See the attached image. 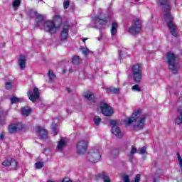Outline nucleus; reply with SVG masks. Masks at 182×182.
Instances as JSON below:
<instances>
[{
  "mask_svg": "<svg viewBox=\"0 0 182 182\" xmlns=\"http://www.w3.org/2000/svg\"><path fill=\"white\" fill-rule=\"evenodd\" d=\"M95 181H99V180H103L104 182H112V180L109 177V176L106 175L105 171H102L98 175L95 176Z\"/></svg>",
  "mask_w": 182,
  "mask_h": 182,
  "instance_id": "nucleus-12",
  "label": "nucleus"
},
{
  "mask_svg": "<svg viewBox=\"0 0 182 182\" xmlns=\"http://www.w3.org/2000/svg\"><path fill=\"white\" fill-rule=\"evenodd\" d=\"M35 166H36V168H37L38 170H39V168H42V167H43L44 163L42 162V161H38V162H36V163L35 164Z\"/></svg>",
  "mask_w": 182,
  "mask_h": 182,
  "instance_id": "nucleus-30",
  "label": "nucleus"
},
{
  "mask_svg": "<svg viewBox=\"0 0 182 182\" xmlns=\"http://www.w3.org/2000/svg\"><path fill=\"white\" fill-rule=\"evenodd\" d=\"M178 163H179V166H180L181 168H182V159L179 160V161H178Z\"/></svg>",
  "mask_w": 182,
  "mask_h": 182,
  "instance_id": "nucleus-48",
  "label": "nucleus"
},
{
  "mask_svg": "<svg viewBox=\"0 0 182 182\" xmlns=\"http://www.w3.org/2000/svg\"><path fill=\"white\" fill-rule=\"evenodd\" d=\"M62 16L58 15L55 16L53 17V21L48 20L44 22V30L51 35H53L56 33L58 28H60V26H62Z\"/></svg>",
  "mask_w": 182,
  "mask_h": 182,
  "instance_id": "nucleus-3",
  "label": "nucleus"
},
{
  "mask_svg": "<svg viewBox=\"0 0 182 182\" xmlns=\"http://www.w3.org/2000/svg\"><path fill=\"white\" fill-rule=\"evenodd\" d=\"M156 4L160 6H164L165 21L167 27L172 36L177 38V36H178V34L176 32V31H177V26L173 22L174 21V17L171 16V5H170V0H156Z\"/></svg>",
  "mask_w": 182,
  "mask_h": 182,
  "instance_id": "nucleus-1",
  "label": "nucleus"
},
{
  "mask_svg": "<svg viewBox=\"0 0 182 182\" xmlns=\"http://www.w3.org/2000/svg\"><path fill=\"white\" fill-rule=\"evenodd\" d=\"M21 6V0H14L13 2V8H18Z\"/></svg>",
  "mask_w": 182,
  "mask_h": 182,
  "instance_id": "nucleus-29",
  "label": "nucleus"
},
{
  "mask_svg": "<svg viewBox=\"0 0 182 182\" xmlns=\"http://www.w3.org/2000/svg\"><path fill=\"white\" fill-rule=\"evenodd\" d=\"M127 159L129 160V161H130V163L133 162V155H132V154H129V155L127 157Z\"/></svg>",
  "mask_w": 182,
  "mask_h": 182,
  "instance_id": "nucleus-43",
  "label": "nucleus"
},
{
  "mask_svg": "<svg viewBox=\"0 0 182 182\" xmlns=\"http://www.w3.org/2000/svg\"><path fill=\"white\" fill-rule=\"evenodd\" d=\"M95 19L99 25H106L107 23V18H101L100 16L95 17Z\"/></svg>",
  "mask_w": 182,
  "mask_h": 182,
  "instance_id": "nucleus-23",
  "label": "nucleus"
},
{
  "mask_svg": "<svg viewBox=\"0 0 182 182\" xmlns=\"http://www.w3.org/2000/svg\"><path fill=\"white\" fill-rule=\"evenodd\" d=\"M133 80L135 83H141L143 79V65L141 63H136L132 68Z\"/></svg>",
  "mask_w": 182,
  "mask_h": 182,
  "instance_id": "nucleus-4",
  "label": "nucleus"
},
{
  "mask_svg": "<svg viewBox=\"0 0 182 182\" xmlns=\"http://www.w3.org/2000/svg\"><path fill=\"white\" fill-rule=\"evenodd\" d=\"M140 174H137L136 176H135V178H134V181H132L131 182H140Z\"/></svg>",
  "mask_w": 182,
  "mask_h": 182,
  "instance_id": "nucleus-41",
  "label": "nucleus"
},
{
  "mask_svg": "<svg viewBox=\"0 0 182 182\" xmlns=\"http://www.w3.org/2000/svg\"><path fill=\"white\" fill-rule=\"evenodd\" d=\"M152 165L154 166V167H157V161H154L152 162Z\"/></svg>",
  "mask_w": 182,
  "mask_h": 182,
  "instance_id": "nucleus-46",
  "label": "nucleus"
},
{
  "mask_svg": "<svg viewBox=\"0 0 182 182\" xmlns=\"http://www.w3.org/2000/svg\"><path fill=\"white\" fill-rule=\"evenodd\" d=\"M11 161L6 159L5 161H4L2 162V166H4V167H9L10 164H11Z\"/></svg>",
  "mask_w": 182,
  "mask_h": 182,
  "instance_id": "nucleus-32",
  "label": "nucleus"
},
{
  "mask_svg": "<svg viewBox=\"0 0 182 182\" xmlns=\"http://www.w3.org/2000/svg\"><path fill=\"white\" fill-rule=\"evenodd\" d=\"M6 120V119L5 118H3V119L1 118V111H0V127H2V126L5 125Z\"/></svg>",
  "mask_w": 182,
  "mask_h": 182,
  "instance_id": "nucleus-38",
  "label": "nucleus"
},
{
  "mask_svg": "<svg viewBox=\"0 0 182 182\" xmlns=\"http://www.w3.org/2000/svg\"><path fill=\"white\" fill-rule=\"evenodd\" d=\"M4 137V133L0 134V140H2Z\"/></svg>",
  "mask_w": 182,
  "mask_h": 182,
  "instance_id": "nucleus-47",
  "label": "nucleus"
},
{
  "mask_svg": "<svg viewBox=\"0 0 182 182\" xmlns=\"http://www.w3.org/2000/svg\"><path fill=\"white\" fill-rule=\"evenodd\" d=\"M70 5V1H69V0L64 1V2H63L64 9H68V8H69Z\"/></svg>",
  "mask_w": 182,
  "mask_h": 182,
  "instance_id": "nucleus-31",
  "label": "nucleus"
},
{
  "mask_svg": "<svg viewBox=\"0 0 182 182\" xmlns=\"http://www.w3.org/2000/svg\"><path fill=\"white\" fill-rule=\"evenodd\" d=\"M179 114L175 119V124H182V111L180 109H178Z\"/></svg>",
  "mask_w": 182,
  "mask_h": 182,
  "instance_id": "nucleus-22",
  "label": "nucleus"
},
{
  "mask_svg": "<svg viewBox=\"0 0 182 182\" xmlns=\"http://www.w3.org/2000/svg\"><path fill=\"white\" fill-rule=\"evenodd\" d=\"M66 90L68 93H70V87H67Z\"/></svg>",
  "mask_w": 182,
  "mask_h": 182,
  "instance_id": "nucleus-50",
  "label": "nucleus"
},
{
  "mask_svg": "<svg viewBox=\"0 0 182 182\" xmlns=\"http://www.w3.org/2000/svg\"><path fill=\"white\" fill-rule=\"evenodd\" d=\"M166 58L170 70H171L173 75L177 74L178 72V68H177V56L174 53H168Z\"/></svg>",
  "mask_w": 182,
  "mask_h": 182,
  "instance_id": "nucleus-5",
  "label": "nucleus"
},
{
  "mask_svg": "<svg viewBox=\"0 0 182 182\" xmlns=\"http://www.w3.org/2000/svg\"><path fill=\"white\" fill-rule=\"evenodd\" d=\"M32 113V109L29 107H23L21 108V114L26 117L29 116Z\"/></svg>",
  "mask_w": 182,
  "mask_h": 182,
  "instance_id": "nucleus-19",
  "label": "nucleus"
},
{
  "mask_svg": "<svg viewBox=\"0 0 182 182\" xmlns=\"http://www.w3.org/2000/svg\"><path fill=\"white\" fill-rule=\"evenodd\" d=\"M102 158L100 151L98 149H91L87 154V159L91 163H97Z\"/></svg>",
  "mask_w": 182,
  "mask_h": 182,
  "instance_id": "nucleus-8",
  "label": "nucleus"
},
{
  "mask_svg": "<svg viewBox=\"0 0 182 182\" xmlns=\"http://www.w3.org/2000/svg\"><path fill=\"white\" fill-rule=\"evenodd\" d=\"M119 59H122V51L119 50Z\"/></svg>",
  "mask_w": 182,
  "mask_h": 182,
  "instance_id": "nucleus-52",
  "label": "nucleus"
},
{
  "mask_svg": "<svg viewBox=\"0 0 182 182\" xmlns=\"http://www.w3.org/2000/svg\"><path fill=\"white\" fill-rule=\"evenodd\" d=\"M135 153H137V149H136V147H134V146H132V149L130 151V154L134 156Z\"/></svg>",
  "mask_w": 182,
  "mask_h": 182,
  "instance_id": "nucleus-42",
  "label": "nucleus"
},
{
  "mask_svg": "<svg viewBox=\"0 0 182 182\" xmlns=\"http://www.w3.org/2000/svg\"><path fill=\"white\" fill-rule=\"evenodd\" d=\"M11 88H12V83H11V82H6V89L7 90H9Z\"/></svg>",
  "mask_w": 182,
  "mask_h": 182,
  "instance_id": "nucleus-40",
  "label": "nucleus"
},
{
  "mask_svg": "<svg viewBox=\"0 0 182 182\" xmlns=\"http://www.w3.org/2000/svg\"><path fill=\"white\" fill-rule=\"evenodd\" d=\"M43 16L42 15H38L36 17V22L37 23H40V22H43Z\"/></svg>",
  "mask_w": 182,
  "mask_h": 182,
  "instance_id": "nucleus-33",
  "label": "nucleus"
},
{
  "mask_svg": "<svg viewBox=\"0 0 182 182\" xmlns=\"http://www.w3.org/2000/svg\"><path fill=\"white\" fill-rule=\"evenodd\" d=\"M132 90L136 92H141V88L139 87V85H135L132 87Z\"/></svg>",
  "mask_w": 182,
  "mask_h": 182,
  "instance_id": "nucleus-35",
  "label": "nucleus"
},
{
  "mask_svg": "<svg viewBox=\"0 0 182 182\" xmlns=\"http://www.w3.org/2000/svg\"><path fill=\"white\" fill-rule=\"evenodd\" d=\"M61 41H67L69 36V26H65L60 33Z\"/></svg>",
  "mask_w": 182,
  "mask_h": 182,
  "instance_id": "nucleus-14",
  "label": "nucleus"
},
{
  "mask_svg": "<svg viewBox=\"0 0 182 182\" xmlns=\"http://www.w3.org/2000/svg\"><path fill=\"white\" fill-rule=\"evenodd\" d=\"M10 167H11V170H15L18 167V162L15 159H11Z\"/></svg>",
  "mask_w": 182,
  "mask_h": 182,
  "instance_id": "nucleus-25",
  "label": "nucleus"
},
{
  "mask_svg": "<svg viewBox=\"0 0 182 182\" xmlns=\"http://www.w3.org/2000/svg\"><path fill=\"white\" fill-rule=\"evenodd\" d=\"M139 0H135V2H137Z\"/></svg>",
  "mask_w": 182,
  "mask_h": 182,
  "instance_id": "nucleus-54",
  "label": "nucleus"
},
{
  "mask_svg": "<svg viewBox=\"0 0 182 182\" xmlns=\"http://www.w3.org/2000/svg\"><path fill=\"white\" fill-rule=\"evenodd\" d=\"M69 72H70V73H72V68H69Z\"/></svg>",
  "mask_w": 182,
  "mask_h": 182,
  "instance_id": "nucleus-53",
  "label": "nucleus"
},
{
  "mask_svg": "<svg viewBox=\"0 0 182 182\" xmlns=\"http://www.w3.org/2000/svg\"><path fill=\"white\" fill-rule=\"evenodd\" d=\"M84 97L85 99H87L90 102H92L93 105L96 103V97H95V95L93 92L90 91H87L86 94L84 95Z\"/></svg>",
  "mask_w": 182,
  "mask_h": 182,
  "instance_id": "nucleus-16",
  "label": "nucleus"
},
{
  "mask_svg": "<svg viewBox=\"0 0 182 182\" xmlns=\"http://www.w3.org/2000/svg\"><path fill=\"white\" fill-rule=\"evenodd\" d=\"M80 62H82L80 57L77 55H75L73 57L72 63L73 65H79L80 64Z\"/></svg>",
  "mask_w": 182,
  "mask_h": 182,
  "instance_id": "nucleus-24",
  "label": "nucleus"
},
{
  "mask_svg": "<svg viewBox=\"0 0 182 182\" xmlns=\"http://www.w3.org/2000/svg\"><path fill=\"white\" fill-rule=\"evenodd\" d=\"M153 182H159V178H154Z\"/></svg>",
  "mask_w": 182,
  "mask_h": 182,
  "instance_id": "nucleus-49",
  "label": "nucleus"
},
{
  "mask_svg": "<svg viewBox=\"0 0 182 182\" xmlns=\"http://www.w3.org/2000/svg\"><path fill=\"white\" fill-rule=\"evenodd\" d=\"M48 77H50V80H53V79H56V75L53 73L52 70L48 71Z\"/></svg>",
  "mask_w": 182,
  "mask_h": 182,
  "instance_id": "nucleus-27",
  "label": "nucleus"
},
{
  "mask_svg": "<svg viewBox=\"0 0 182 182\" xmlns=\"http://www.w3.org/2000/svg\"><path fill=\"white\" fill-rule=\"evenodd\" d=\"M176 154H177V156H178V161H179L180 160H182L181 156H180V153L178 152Z\"/></svg>",
  "mask_w": 182,
  "mask_h": 182,
  "instance_id": "nucleus-45",
  "label": "nucleus"
},
{
  "mask_svg": "<svg viewBox=\"0 0 182 182\" xmlns=\"http://www.w3.org/2000/svg\"><path fill=\"white\" fill-rule=\"evenodd\" d=\"M140 116H141V109H138L132 113V116L126 118L125 124L130 126L134 122H137L138 124L134 125V127H137L138 130H141L144 129V124H146V115H143L141 118Z\"/></svg>",
  "mask_w": 182,
  "mask_h": 182,
  "instance_id": "nucleus-2",
  "label": "nucleus"
},
{
  "mask_svg": "<svg viewBox=\"0 0 182 182\" xmlns=\"http://www.w3.org/2000/svg\"><path fill=\"white\" fill-rule=\"evenodd\" d=\"M56 130H58V124H55L52 127V132L54 134L55 136L58 134V132H56Z\"/></svg>",
  "mask_w": 182,
  "mask_h": 182,
  "instance_id": "nucleus-39",
  "label": "nucleus"
},
{
  "mask_svg": "<svg viewBox=\"0 0 182 182\" xmlns=\"http://www.w3.org/2000/svg\"><path fill=\"white\" fill-rule=\"evenodd\" d=\"M141 28H143V23L141 22V19L139 18H136L132 21V23L131 27L129 28V33L132 35H136V33H140V31H141Z\"/></svg>",
  "mask_w": 182,
  "mask_h": 182,
  "instance_id": "nucleus-6",
  "label": "nucleus"
},
{
  "mask_svg": "<svg viewBox=\"0 0 182 182\" xmlns=\"http://www.w3.org/2000/svg\"><path fill=\"white\" fill-rule=\"evenodd\" d=\"M109 124L112 126L111 129L112 134H114V136H116V137H118V138L122 137V130H120V128L117 127V125L119 124V121L114 120V119H110Z\"/></svg>",
  "mask_w": 182,
  "mask_h": 182,
  "instance_id": "nucleus-10",
  "label": "nucleus"
},
{
  "mask_svg": "<svg viewBox=\"0 0 182 182\" xmlns=\"http://www.w3.org/2000/svg\"><path fill=\"white\" fill-rule=\"evenodd\" d=\"M89 147V141L85 139L80 140L76 144L77 154L79 156L85 154L87 151Z\"/></svg>",
  "mask_w": 182,
  "mask_h": 182,
  "instance_id": "nucleus-7",
  "label": "nucleus"
},
{
  "mask_svg": "<svg viewBox=\"0 0 182 182\" xmlns=\"http://www.w3.org/2000/svg\"><path fill=\"white\" fill-rule=\"evenodd\" d=\"M139 152L140 154H147V151H146V146H143L141 148L139 149Z\"/></svg>",
  "mask_w": 182,
  "mask_h": 182,
  "instance_id": "nucleus-34",
  "label": "nucleus"
},
{
  "mask_svg": "<svg viewBox=\"0 0 182 182\" xmlns=\"http://www.w3.org/2000/svg\"><path fill=\"white\" fill-rule=\"evenodd\" d=\"M117 28H119V24L116 21H113L111 27V35L114 36L117 33Z\"/></svg>",
  "mask_w": 182,
  "mask_h": 182,
  "instance_id": "nucleus-21",
  "label": "nucleus"
},
{
  "mask_svg": "<svg viewBox=\"0 0 182 182\" xmlns=\"http://www.w3.org/2000/svg\"><path fill=\"white\" fill-rule=\"evenodd\" d=\"M19 124L20 123L12 124L9 126V132L11 134H14V133H16L18 130H19Z\"/></svg>",
  "mask_w": 182,
  "mask_h": 182,
  "instance_id": "nucleus-17",
  "label": "nucleus"
},
{
  "mask_svg": "<svg viewBox=\"0 0 182 182\" xmlns=\"http://www.w3.org/2000/svg\"><path fill=\"white\" fill-rule=\"evenodd\" d=\"M111 154L112 155V157H117V156H119V150L114 149L112 151Z\"/></svg>",
  "mask_w": 182,
  "mask_h": 182,
  "instance_id": "nucleus-36",
  "label": "nucleus"
},
{
  "mask_svg": "<svg viewBox=\"0 0 182 182\" xmlns=\"http://www.w3.org/2000/svg\"><path fill=\"white\" fill-rule=\"evenodd\" d=\"M106 92L107 93H109V95H119L120 93V89L119 87H109L106 88Z\"/></svg>",
  "mask_w": 182,
  "mask_h": 182,
  "instance_id": "nucleus-18",
  "label": "nucleus"
},
{
  "mask_svg": "<svg viewBox=\"0 0 182 182\" xmlns=\"http://www.w3.org/2000/svg\"><path fill=\"white\" fill-rule=\"evenodd\" d=\"M36 133H38L41 139H48V131L42 128V127H40V126L36 127Z\"/></svg>",
  "mask_w": 182,
  "mask_h": 182,
  "instance_id": "nucleus-13",
  "label": "nucleus"
},
{
  "mask_svg": "<svg viewBox=\"0 0 182 182\" xmlns=\"http://www.w3.org/2000/svg\"><path fill=\"white\" fill-rule=\"evenodd\" d=\"M62 182H72L69 178H64Z\"/></svg>",
  "mask_w": 182,
  "mask_h": 182,
  "instance_id": "nucleus-44",
  "label": "nucleus"
},
{
  "mask_svg": "<svg viewBox=\"0 0 182 182\" xmlns=\"http://www.w3.org/2000/svg\"><path fill=\"white\" fill-rule=\"evenodd\" d=\"M65 146H66V140L64 139V138H62L60 141H58V144L57 145V149L58 150V151H62Z\"/></svg>",
  "mask_w": 182,
  "mask_h": 182,
  "instance_id": "nucleus-20",
  "label": "nucleus"
},
{
  "mask_svg": "<svg viewBox=\"0 0 182 182\" xmlns=\"http://www.w3.org/2000/svg\"><path fill=\"white\" fill-rule=\"evenodd\" d=\"M86 41H87V38H82V42H84V43H85V42H86Z\"/></svg>",
  "mask_w": 182,
  "mask_h": 182,
  "instance_id": "nucleus-51",
  "label": "nucleus"
},
{
  "mask_svg": "<svg viewBox=\"0 0 182 182\" xmlns=\"http://www.w3.org/2000/svg\"><path fill=\"white\" fill-rule=\"evenodd\" d=\"M90 53V50H89V48H86L82 50V55L87 56Z\"/></svg>",
  "mask_w": 182,
  "mask_h": 182,
  "instance_id": "nucleus-37",
  "label": "nucleus"
},
{
  "mask_svg": "<svg viewBox=\"0 0 182 182\" xmlns=\"http://www.w3.org/2000/svg\"><path fill=\"white\" fill-rule=\"evenodd\" d=\"M93 120L95 126H100V122H102V118H100L99 116H95Z\"/></svg>",
  "mask_w": 182,
  "mask_h": 182,
  "instance_id": "nucleus-26",
  "label": "nucleus"
},
{
  "mask_svg": "<svg viewBox=\"0 0 182 182\" xmlns=\"http://www.w3.org/2000/svg\"><path fill=\"white\" fill-rule=\"evenodd\" d=\"M18 65L21 70H25V69H26V56L24 55H20V58H18Z\"/></svg>",
  "mask_w": 182,
  "mask_h": 182,
  "instance_id": "nucleus-15",
  "label": "nucleus"
},
{
  "mask_svg": "<svg viewBox=\"0 0 182 182\" xmlns=\"http://www.w3.org/2000/svg\"><path fill=\"white\" fill-rule=\"evenodd\" d=\"M27 95L28 96L29 100L31 102H36L39 97H41V93L39 92V89L38 87H34L33 88V93H32V91L28 90L27 92Z\"/></svg>",
  "mask_w": 182,
  "mask_h": 182,
  "instance_id": "nucleus-11",
  "label": "nucleus"
},
{
  "mask_svg": "<svg viewBox=\"0 0 182 182\" xmlns=\"http://www.w3.org/2000/svg\"><path fill=\"white\" fill-rule=\"evenodd\" d=\"M10 100H11V105H15V103H18V102H19V98L15 97V96H12L11 98H10Z\"/></svg>",
  "mask_w": 182,
  "mask_h": 182,
  "instance_id": "nucleus-28",
  "label": "nucleus"
},
{
  "mask_svg": "<svg viewBox=\"0 0 182 182\" xmlns=\"http://www.w3.org/2000/svg\"><path fill=\"white\" fill-rule=\"evenodd\" d=\"M100 111L102 114L107 117H110L114 114L113 107H110V105L107 103H101Z\"/></svg>",
  "mask_w": 182,
  "mask_h": 182,
  "instance_id": "nucleus-9",
  "label": "nucleus"
}]
</instances>
